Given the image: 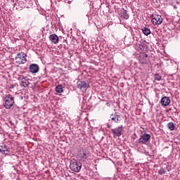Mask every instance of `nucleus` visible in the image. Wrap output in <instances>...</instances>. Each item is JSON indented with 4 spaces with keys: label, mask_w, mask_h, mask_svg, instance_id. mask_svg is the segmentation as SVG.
<instances>
[{
    "label": "nucleus",
    "mask_w": 180,
    "mask_h": 180,
    "mask_svg": "<svg viewBox=\"0 0 180 180\" xmlns=\"http://www.w3.org/2000/svg\"><path fill=\"white\" fill-rule=\"evenodd\" d=\"M158 174H159L160 175H164V174H165V169H164V168L160 169L158 171Z\"/></svg>",
    "instance_id": "412c9836"
},
{
    "label": "nucleus",
    "mask_w": 180,
    "mask_h": 180,
    "mask_svg": "<svg viewBox=\"0 0 180 180\" xmlns=\"http://www.w3.org/2000/svg\"><path fill=\"white\" fill-rule=\"evenodd\" d=\"M4 106L6 109H11L15 103V98L11 94L6 95V97H4Z\"/></svg>",
    "instance_id": "f03ea898"
},
{
    "label": "nucleus",
    "mask_w": 180,
    "mask_h": 180,
    "mask_svg": "<svg viewBox=\"0 0 180 180\" xmlns=\"http://www.w3.org/2000/svg\"><path fill=\"white\" fill-rule=\"evenodd\" d=\"M111 120H112V122H115V123H120V122L122 121V117H120V115H119L117 112H115L114 115H112Z\"/></svg>",
    "instance_id": "f8f14e48"
},
{
    "label": "nucleus",
    "mask_w": 180,
    "mask_h": 180,
    "mask_svg": "<svg viewBox=\"0 0 180 180\" xmlns=\"http://www.w3.org/2000/svg\"><path fill=\"white\" fill-rule=\"evenodd\" d=\"M120 16L122 19H129V14H127V11L122 9L120 12Z\"/></svg>",
    "instance_id": "dca6fc26"
},
{
    "label": "nucleus",
    "mask_w": 180,
    "mask_h": 180,
    "mask_svg": "<svg viewBox=\"0 0 180 180\" xmlns=\"http://www.w3.org/2000/svg\"><path fill=\"white\" fill-rule=\"evenodd\" d=\"M142 32L143 34H145V36H148V34H151V30H150V29L147 27H143L142 29Z\"/></svg>",
    "instance_id": "f3484780"
},
{
    "label": "nucleus",
    "mask_w": 180,
    "mask_h": 180,
    "mask_svg": "<svg viewBox=\"0 0 180 180\" xmlns=\"http://www.w3.org/2000/svg\"><path fill=\"white\" fill-rule=\"evenodd\" d=\"M111 131L117 137H120V136H122V131H123V126L118 127L114 129H111Z\"/></svg>",
    "instance_id": "1a4fd4ad"
},
{
    "label": "nucleus",
    "mask_w": 180,
    "mask_h": 180,
    "mask_svg": "<svg viewBox=\"0 0 180 180\" xmlns=\"http://www.w3.org/2000/svg\"><path fill=\"white\" fill-rule=\"evenodd\" d=\"M167 127L171 131L175 130V124H174V122H169L167 124Z\"/></svg>",
    "instance_id": "a211bd4d"
},
{
    "label": "nucleus",
    "mask_w": 180,
    "mask_h": 180,
    "mask_svg": "<svg viewBox=\"0 0 180 180\" xmlns=\"http://www.w3.org/2000/svg\"><path fill=\"white\" fill-rule=\"evenodd\" d=\"M10 88H11V89H13V88H14L13 84H12Z\"/></svg>",
    "instance_id": "4be33fe9"
},
{
    "label": "nucleus",
    "mask_w": 180,
    "mask_h": 180,
    "mask_svg": "<svg viewBox=\"0 0 180 180\" xmlns=\"http://www.w3.org/2000/svg\"><path fill=\"white\" fill-rule=\"evenodd\" d=\"M0 153H1V154H4L5 155H8V154H9L11 148H9L6 144L0 146Z\"/></svg>",
    "instance_id": "0eeeda50"
},
{
    "label": "nucleus",
    "mask_w": 180,
    "mask_h": 180,
    "mask_svg": "<svg viewBox=\"0 0 180 180\" xmlns=\"http://www.w3.org/2000/svg\"><path fill=\"white\" fill-rule=\"evenodd\" d=\"M49 40L53 44H57V43H58V41H60V39L58 38V36H57V34H53L49 36Z\"/></svg>",
    "instance_id": "ddd939ff"
},
{
    "label": "nucleus",
    "mask_w": 180,
    "mask_h": 180,
    "mask_svg": "<svg viewBox=\"0 0 180 180\" xmlns=\"http://www.w3.org/2000/svg\"><path fill=\"white\" fill-rule=\"evenodd\" d=\"M21 85L24 88H29V85H30V82H29V78H27V77H22L21 78Z\"/></svg>",
    "instance_id": "9d476101"
},
{
    "label": "nucleus",
    "mask_w": 180,
    "mask_h": 180,
    "mask_svg": "<svg viewBox=\"0 0 180 180\" xmlns=\"http://www.w3.org/2000/svg\"><path fill=\"white\" fill-rule=\"evenodd\" d=\"M56 91L58 92V94H61L63 91V86L58 85L56 87Z\"/></svg>",
    "instance_id": "6ab92c4d"
},
{
    "label": "nucleus",
    "mask_w": 180,
    "mask_h": 180,
    "mask_svg": "<svg viewBox=\"0 0 180 180\" xmlns=\"http://www.w3.org/2000/svg\"><path fill=\"white\" fill-rule=\"evenodd\" d=\"M27 55L23 52L18 53L15 58V63L18 65H20L21 64H26L27 62V59H26Z\"/></svg>",
    "instance_id": "f257e3e1"
},
{
    "label": "nucleus",
    "mask_w": 180,
    "mask_h": 180,
    "mask_svg": "<svg viewBox=\"0 0 180 180\" xmlns=\"http://www.w3.org/2000/svg\"><path fill=\"white\" fill-rule=\"evenodd\" d=\"M39 65L37 64H31L30 65V71L32 74H37L39 72Z\"/></svg>",
    "instance_id": "9b49d317"
},
{
    "label": "nucleus",
    "mask_w": 180,
    "mask_h": 180,
    "mask_svg": "<svg viewBox=\"0 0 180 180\" xmlns=\"http://www.w3.org/2000/svg\"><path fill=\"white\" fill-rule=\"evenodd\" d=\"M77 88L82 92H86V89L89 88V84L84 80H79L77 83Z\"/></svg>",
    "instance_id": "20e7f679"
},
{
    "label": "nucleus",
    "mask_w": 180,
    "mask_h": 180,
    "mask_svg": "<svg viewBox=\"0 0 180 180\" xmlns=\"http://www.w3.org/2000/svg\"><path fill=\"white\" fill-rule=\"evenodd\" d=\"M151 22L153 25H161L162 23V17L160 15H152V20Z\"/></svg>",
    "instance_id": "423d86ee"
},
{
    "label": "nucleus",
    "mask_w": 180,
    "mask_h": 180,
    "mask_svg": "<svg viewBox=\"0 0 180 180\" xmlns=\"http://www.w3.org/2000/svg\"><path fill=\"white\" fill-rule=\"evenodd\" d=\"M70 168L74 172H79L82 168V164L77 160H72L70 162Z\"/></svg>",
    "instance_id": "7ed1b4c3"
},
{
    "label": "nucleus",
    "mask_w": 180,
    "mask_h": 180,
    "mask_svg": "<svg viewBox=\"0 0 180 180\" xmlns=\"http://www.w3.org/2000/svg\"><path fill=\"white\" fill-rule=\"evenodd\" d=\"M150 139H151V136L148 134H143L140 136L139 139V143L141 144H147L148 141H150Z\"/></svg>",
    "instance_id": "39448f33"
},
{
    "label": "nucleus",
    "mask_w": 180,
    "mask_h": 180,
    "mask_svg": "<svg viewBox=\"0 0 180 180\" xmlns=\"http://www.w3.org/2000/svg\"><path fill=\"white\" fill-rule=\"evenodd\" d=\"M160 103L162 106H168L171 103V99L168 96H165L161 99Z\"/></svg>",
    "instance_id": "4468645a"
},
{
    "label": "nucleus",
    "mask_w": 180,
    "mask_h": 180,
    "mask_svg": "<svg viewBox=\"0 0 180 180\" xmlns=\"http://www.w3.org/2000/svg\"><path fill=\"white\" fill-rule=\"evenodd\" d=\"M148 58V55L147 53H142L139 56V62L141 64H147V58Z\"/></svg>",
    "instance_id": "2eb2a0df"
},
{
    "label": "nucleus",
    "mask_w": 180,
    "mask_h": 180,
    "mask_svg": "<svg viewBox=\"0 0 180 180\" xmlns=\"http://www.w3.org/2000/svg\"><path fill=\"white\" fill-rule=\"evenodd\" d=\"M155 79H156L157 81H161V79H162V77H161V75H160V74H155Z\"/></svg>",
    "instance_id": "aec40b11"
},
{
    "label": "nucleus",
    "mask_w": 180,
    "mask_h": 180,
    "mask_svg": "<svg viewBox=\"0 0 180 180\" xmlns=\"http://www.w3.org/2000/svg\"><path fill=\"white\" fill-rule=\"evenodd\" d=\"M88 154H89L88 149L86 148H84L82 151H80L79 153V157L82 158V160H86V158H88Z\"/></svg>",
    "instance_id": "6e6552de"
}]
</instances>
